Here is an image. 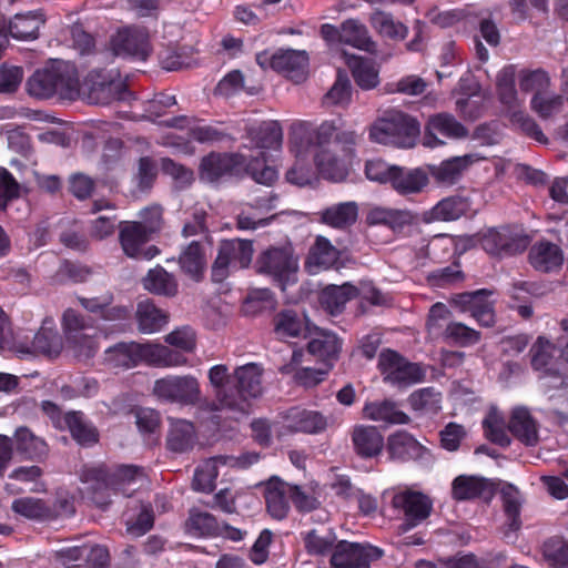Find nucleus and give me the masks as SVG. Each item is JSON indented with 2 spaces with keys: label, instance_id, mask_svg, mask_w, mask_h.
Returning a JSON list of instances; mask_svg holds the SVG:
<instances>
[{
  "label": "nucleus",
  "instance_id": "nucleus-1",
  "mask_svg": "<svg viewBox=\"0 0 568 568\" xmlns=\"http://www.w3.org/2000/svg\"><path fill=\"white\" fill-rule=\"evenodd\" d=\"M139 475H142V471L136 466L99 464L84 467L80 478L90 499L104 509L110 505L113 494L131 496L134 491L131 486L135 484Z\"/></svg>",
  "mask_w": 568,
  "mask_h": 568
},
{
  "label": "nucleus",
  "instance_id": "nucleus-2",
  "mask_svg": "<svg viewBox=\"0 0 568 568\" xmlns=\"http://www.w3.org/2000/svg\"><path fill=\"white\" fill-rule=\"evenodd\" d=\"M335 128L332 123L324 122L317 129H313L306 122H300L292 126L291 140L300 150L298 153L315 148L314 162L322 178L331 181H341L346 175L343 162L328 148L334 135Z\"/></svg>",
  "mask_w": 568,
  "mask_h": 568
},
{
  "label": "nucleus",
  "instance_id": "nucleus-3",
  "mask_svg": "<svg viewBox=\"0 0 568 568\" xmlns=\"http://www.w3.org/2000/svg\"><path fill=\"white\" fill-rule=\"evenodd\" d=\"M262 164L264 159L253 158L247 161L246 156L239 152H210L202 158L199 174L201 180L215 183L224 178H237L247 173L255 182L270 185L276 180L277 172L270 165H264L258 171L257 166Z\"/></svg>",
  "mask_w": 568,
  "mask_h": 568
},
{
  "label": "nucleus",
  "instance_id": "nucleus-4",
  "mask_svg": "<svg viewBox=\"0 0 568 568\" xmlns=\"http://www.w3.org/2000/svg\"><path fill=\"white\" fill-rule=\"evenodd\" d=\"M186 357L168 346L151 343L120 342L105 351V362L114 368L129 369L145 363L154 367H178Z\"/></svg>",
  "mask_w": 568,
  "mask_h": 568
},
{
  "label": "nucleus",
  "instance_id": "nucleus-5",
  "mask_svg": "<svg viewBox=\"0 0 568 568\" xmlns=\"http://www.w3.org/2000/svg\"><path fill=\"white\" fill-rule=\"evenodd\" d=\"M28 93L38 99L58 95L74 101L79 98L77 89V68L67 61H55L51 65L37 70L27 82Z\"/></svg>",
  "mask_w": 568,
  "mask_h": 568
},
{
  "label": "nucleus",
  "instance_id": "nucleus-6",
  "mask_svg": "<svg viewBox=\"0 0 568 568\" xmlns=\"http://www.w3.org/2000/svg\"><path fill=\"white\" fill-rule=\"evenodd\" d=\"M77 89L79 91L78 99L90 104L106 105L114 101L129 102L134 99V94L125 82L118 79L112 71L91 70L82 83L77 73Z\"/></svg>",
  "mask_w": 568,
  "mask_h": 568
},
{
  "label": "nucleus",
  "instance_id": "nucleus-7",
  "mask_svg": "<svg viewBox=\"0 0 568 568\" xmlns=\"http://www.w3.org/2000/svg\"><path fill=\"white\" fill-rule=\"evenodd\" d=\"M419 136V123L403 112H390L377 120L369 129L373 142L410 149Z\"/></svg>",
  "mask_w": 568,
  "mask_h": 568
},
{
  "label": "nucleus",
  "instance_id": "nucleus-8",
  "mask_svg": "<svg viewBox=\"0 0 568 568\" xmlns=\"http://www.w3.org/2000/svg\"><path fill=\"white\" fill-rule=\"evenodd\" d=\"M256 272L285 291L297 282L298 257L292 245L270 246L256 258Z\"/></svg>",
  "mask_w": 568,
  "mask_h": 568
},
{
  "label": "nucleus",
  "instance_id": "nucleus-9",
  "mask_svg": "<svg viewBox=\"0 0 568 568\" xmlns=\"http://www.w3.org/2000/svg\"><path fill=\"white\" fill-rule=\"evenodd\" d=\"M253 253V242L250 240L232 239L222 241L212 265V281L222 283L230 275L231 270L248 267Z\"/></svg>",
  "mask_w": 568,
  "mask_h": 568
},
{
  "label": "nucleus",
  "instance_id": "nucleus-10",
  "mask_svg": "<svg viewBox=\"0 0 568 568\" xmlns=\"http://www.w3.org/2000/svg\"><path fill=\"white\" fill-rule=\"evenodd\" d=\"M529 236L509 226L490 227L478 237L480 247L490 256L505 258L525 252Z\"/></svg>",
  "mask_w": 568,
  "mask_h": 568
},
{
  "label": "nucleus",
  "instance_id": "nucleus-11",
  "mask_svg": "<svg viewBox=\"0 0 568 568\" xmlns=\"http://www.w3.org/2000/svg\"><path fill=\"white\" fill-rule=\"evenodd\" d=\"M153 394L166 403L193 406L200 400L201 389L192 375H168L154 382Z\"/></svg>",
  "mask_w": 568,
  "mask_h": 568
},
{
  "label": "nucleus",
  "instance_id": "nucleus-12",
  "mask_svg": "<svg viewBox=\"0 0 568 568\" xmlns=\"http://www.w3.org/2000/svg\"><path fill=\"white\" fill-rule=\"evenodd\" d=\"M256 63L262 69L271 68L293 80L295 83L307 77L308 55L305 51L280 49L274 53L263 51L256 54Z\"/></svg>",
  "mask_w": 568,
  "mask_h": 568
},
{
  "label": "nucleus",
  "instance_id": "nucleus-13",
  "mask_svg": "<svg viewBox=\"0 0 568 568\" xmlns=\"http://www.w3.org/2000/svg\"><path fill=\"white\" fill-rule=\"evenodd\" d=\"M491 294L487 288L456 293L450 295L448 303L460 313H469L480 326L493 327L496 320L494 304L488 298Z\"/></svg>",
  "mask_w": 568,
  "mask_h": 568
},
{
  "label": "nucleus",
  "instance_id": "nucleus-14",
  "mask_svg": "<svg viewBox=\"0 0 568 568\" xmlns=\"http://www.w3.org/2000/svg\"><path fill=\"white\" fill-rule=\"evenodd\" d=\"M262 375L263 369L255 363H248L240 366L234 371V384L232 398L239 402L243 400L240 406H231L230 412L239 414H247L250 408V398H256L262 394Z\"/></svg>",
  "mask_w": 568,
  "mask_h": 568
},
{
  "label": "nucleus",
  "instance_id": "nucleus-15",
  "mask_svg": "<svg viewBox=\"0 0 568 568\" xmlns=\"http://www.w3.org/2000/svg\"><path fill=\"white\" fill-rule=\"evenodd\" d=\"M378 366L384 381L398 387L410 386L419 382L423 376L419 365L407 362L392 349H385L379 354Z\"/></svg>",
  "mask_w": 568,
  "mask_h": 568
},
{
  "label": "nucleus",
  "instance_id": "nucleus-16",
  "mask_svg": "<svg viewBox=\"0 0 568 568\" xmlns=\"http://www.w3.org/2000/svg\"><path fill=\"white\" fill-rule=\"evenodd\" d=\"M383 549L359 542L341 540L334 547L331 565L334 568H368L369 564L383 557Z\"/></svg>",
  "mask_w": 568,
  "mask_h": 568
},
{
  "label": "nucleus",
  "instance_id": "nucleus-17",
  "mask_svg": "<svg viewBox=\"0 0 568 568\" xmlns=\"http://www.w3.org/2000/svg\"><path fill=\"white\" fill-rule=\"evenodd\" d=\"M152 234L143 229L136 221L120 223L119 241L124 254L135 260L150 261L160 254L155 245L144 247L152 239Z\"/></svg>",
  "mask_w": 568,
  "mask_h": 568
},
{
  "label": "nucleus",
  "instance_id": "nucleus-18",
  "mask_svg": "<svg viewBox=\"0 0 568 568\" xmlns=\"http://www.w3.org/2000/svg\"><path fill=\"white\" fill-rule=\"evenodd\" d=\"M111 47L115 55L139 61H145L151 52L149 33L140 27L119 30L111 39Z\"/></svg>",
  "mask_w": 568,
  "mask_h": 568
},
{
  "label": "nucleus",
  "instance_id": "nucleus-19",
  "mask_svg": "<svg viewBox=\"0 0 568 568\" xmlns=\"http://www.w3.org/2000/svg\"><path fill=\"white\" fill-rule=\"evenodd\" d=\"M392 506L404 515V523L399 526L403 532L409 531L426 519V496L420 491L408 488L398 491L392 498Z\"/></svg>",
  "mask_w": 568,
  "mask_h": 568
},
{
  "label": "nucleus",
  "instance_id": "nucleus-20",
  "mask_svg": "<svg viewBox=\"0 0 568 568\" xmlns=\"http://www.w3.org/2000/svg\"><path fill=\"white\" fill-rule=\"evenodd\" d=\"M209 379L215 392V400L205 405L210 412L230 410L231 406H240L243 400L232 398L235 389L234 373L229 374L226 365L220 364L210 368Z\"/></svg>",
  "mask_w": 568,
  "mask_h": 568
},
{
  "label": "nucleus",
  "instance_id": "nucleus-21",
  "mask_svg": "<svg viewBox=\"0 0 568 568\" xmlns=\"http://www.w3.org/2000/svg\"><path fill=\"white\" fill-rule=\"evenodd\" d=\"M245 139L248 143L243 146L248 149H258V154L255 158L264 159V164L258 165L257 170H262L266 165V149L277 148L282 143L283 131L277 121H265L258 125H252L246 129Z\"/></svg>",
  "mask_w": 568,
  "mask_h": 568
},
{
  "label": "nucleus",
  "instance_id": "nucleus-22",
  "mask_svg": "<svg viewBox=\"0 0 568 568\" xmlns=\"http://www.w3.org/2000/svg\"><path fill=\"white\" fill-rule=\"evenodd\" d=\"M528 261L538 272H558L564 264V252L558 244L547 240H540L530 246Z\"/></svg>",
  "mask_w": 568,
  "mask_h": 568
},
{
  "label": "nucleus",
  "instance_id": "nucleus-23",
  "mask_svg": "<svg viewBox=\"0 0 568 568\" xmlns=\"http://www.w3.org/2000/svg\"><path fill=\"white\" fill-rule=\"evenodd\" d=\"M494 491V485L484 477L459 475L452 483V497L456 501L488 500Z\"/></svg>",
  "mask_w": 568,
  "mask_h": 568
},
{
  "label": "nucleus",
  "instance_id": "nucleus-24",
  "mask_svg": "<svg viewBox=\"0 0 568 568\" xmlns=\"http://www.w3.org/2000/svg\"><path fill=\"white\" fill-rule=\"evenodd\" d=\"M328 426L321 412L293 407L284 416V427L292 433L320 434Z\"/></svg>",
  "mask_w": 568,
  "mask_h": 568
},
{
  "label": "nucleus",
  "instance_id": "nucleus-25",
  "mask_svg": "<svg viewBox=\"0 0 568 568\" xmlns=\"http://www.w3.org/2000/svg\"><path fill=\"white\" fill-rule=\"evenodd\" d=\"M308 338V354L321 362L323 366L331 365L332 367L341 351V341L336 334L314 327Z\"/></svg>",
  "mask_w": 568,
  "mask_h": 568
},
{
  "label": "nucleus",
  "instance_id": "nucleus-26",
  "mask_svg": "<svg viewBox=\"0 0 568 568\" xmlns=\"http://www.w3.org/2000/svg\"><path fill=\"white\" fill-rule=\"evenodd\" d=\"M341 252L325 236L318 235L308 251L305 268L310 274L336 267Z\"/></svg>",
  "mask_w": 568,
  "mask_h": 568
},
{
  "label": "nucleus",
  "instance_id": "nucleus-27",
  "mask_svg": "<svg viewBox=\"0 0 568 568\" xmlns=\"http://www.w3.org/2000/svg\"><path fill=\"white\" fill-rule=\"evenodd\" d=\"M62 320L68 342L78 347L85 356H92L95 353V342L84 333L88 325L83 316L69 308L64 312Z\"/></svg>",
  "mask_w": 568,
  "mask_h": 568
},
{
  "label": "nucleus",
  "instance_id": "nucleus-28",
  "mask_svg": "<svg viewBox=\"0 0 568 568\" xmlns=\"http://www.w3.org/2000/svg\"><path fill=\"white\" fill-rule=\"evenodd\" d=\"M274 333L278 339L285 341L292 337L307 338L313 328L307 318L293 310H283L273 318Z\"/></svg>",
  "mask_w": 568,
  "mask_h": 568
},
{
  "label": "nucleus",
  "instance_id": "nucleus-29",
  "mask_svg": "<svg viewBox=\"0 0 568 568\" xmlns=\"http://www.w3.org/2000/svg\"><path fill=\"white\" fill-rule=\"evenodd\" d=\"M291 485L278 477H272L264 484V498L268 514L275 519H283L290 510Z\"/></svg>",
  "mask_w": 568,
  "mask_h": 568
},
{
  "label": "nucleus",
  "instance_id": "nucleus-30",
  "mask_svg": "<svg viewBox=\"0 0 568 568\" xmlns=\"http://www.w3.org/2000/svg\"><path fill=\"white\" fill-rule=\"evenodd\" d=\"M508 429L525 446H536L539 440L537 422L525 407H517L513 410Z\"/></svg>",
  "mask_w": 568,
  "mask_h": 568
},
{
  "label": "nucleus",
  "instance_id": "nucleus-31",
  "mask_svg": "<svg viewBox=\"0 0 568 568\" xmlns=\"http://www.w3.org/2000/svg\"><path fill=\"white\" fill-rule=\"evenodd\" d=\"M352 443L358 456L372 458L381 454L384 437L375 426L357 425L352 432Z\"/></svg>",
  "mask_w": 568,
  "mask_h": 568
},
{
  "label": "nucleus",
  "instance_id": "nucleus-32",
  "mask_svg": "<svg viewBox=\"0 0 568 568\" xmlns=\"http://www.w3.org/2000/svg\"><path fill=\"white\" fill-rule=\"evenodd\" d=\"M390 186L403 196L420 193L426 186V171L423 168L409 169L397 165L394 169Z\"/></svg>",
  "mask_w": 568,
  "mask_h": 568
},
{
  "label": "nucleus",
  "instance_id": "nucleus-33",
  "mask_svg": "<svg viewBox=\"0 0 568 568\" xmlns=\"http://www.w3.org/2000/svg\"><path fill=\"white\" fill-rule=\"evenodd\" d=\"M359 290L351 283L327 285L320 293L321 306L331 315L341 314L347 302L358 296Z\"/></svg>",
  "mask_w": 568,
  "mask_h": 568
},
{
  "label": "nucleus",
  "instance_id": "nucleus-34",
  "mask_svg": "<svg viewBox=\"0 0 568 568\" xmlns=\"http://www.w3.org/2000/svg\"><path fill=\"white\" fill-rule=\"evenodd\" d=\"M182 272L195 282H200L206 270V253L203 244L192 241L180 254Z\"/></svg>",
  "mask_w": 568,
  "mask_h": 568
},
{
  "label": "nucleus",
  "instance_id": "nucleus-35",
  "mask_svg": "<svg viewBox=\"0 0 568 568\" xmlns=\"http://www.w3.org/2000/svg\"><path fill=\"white\" fill-rule=\"evenodd\" d=\"M346 64L352 72L355 83L362 90H372L378 85L379 70L372 59L346 54Z\"/></svg>",
  "mask_w": 568,
  "mask_h": 568
},
{
  "label": "nucleus",
  "instance_id": "nucleus-36",
  "mask_svg": "<svg viewBox=\"0 0 568 568\" xmlns=\"http://www.w3.org/2000/svg\"><path fill=\"white\" fill-rule=\"evenodd\" d=\"M496 93L499 102L508 113L521 106L516 90V67L508 64L504 67L496 77Z\"/></svg>",
  "mask_w": 568,
  "mask_h": 568
},
{
  "label": "nucleus",
  "instance_id": "nucleus-37",
  "mask_svg": "<svg viewBox=\"0 0 568 568\" xmlns=\"http://www.w3.org/2000/svg\"><path fill=\"white\" fill-rule=\"evenodd\" d=\"M363 413L366 418L385 425H402L409 420V417L389 399L366 403Z\"/></svg>",
  "mask_w": 568,
  "mask_h": 568
},
{
  "label": "nucleus",
  "instance_id": "nucleus-38",
  "mask_svg": "<svg viewBox=\"0 0 568 568\" xmlns=\"http://www.w3.org/2000/svg\"><path fill=\"white\" fill-rule=\"evenodd\" d=\"M320 221L331 227L344 230L353 225L358 217L356 202H342L324 209L320 213Z\"/></svg>",
  "mask_w": 568,
  "mask_h": 568
},
{
  "label": "nucleus",
  "instance_id": "nucleus-39",
  "mask_svg": "<svg viewBox=\"0 0 568 568\" xmlns=\"http://www.w3.org/2000/svg\"><path fill=\"white\" fill-rule=\"evenodd\" d=\"M366 222L369 225H385L400 231L413 222V215L406 210L373 206L366 214Z\"/></svg>",
  "mask_w": 568,
  "mask_h": 568
},
{
  "label": "nucleus",
  "instance_id": "nucleus-40",
  "mask_svg": "<svg viewBox=\"0 0 568 568\" xmlns=\"http://www.w3.org/2000/svg\"><path fill=\"white\" fill-rule=\"evenodd\" d=\"M12 443L16 450L27 459H39L48 453V445L44 439L26 426L16 429Z\"/></svg>",
  "mask_w": 568,
  "mask_h": 568
},
{
  "label": "nucleus",
  "instance_id": "nucleus-41",
  "mask_svg": "<svg viewBox=\"0 0 568 568\" xmlns=\"http://www.w3.org/2000/svg\"><path fill=\"white\" fill-rule=\"evenodd\" d=\"M471 164V156H454L443 161L438 166L428 164V174L433 175L439 184L453 185L457 183L463 172Z\"/></svg>",
  "mask_w": 568,
  "mask_h": 568
},
{
  "label": "nucleus",
  "instance_id": "nucleus-42",
  "mask_svg": "<svg viewBox=\"0 0 568 568\" xmlns=\"http://www.w3.org/2000/svg\"><path fill=\"white\" fill-rule=\"evenodd\" d=\"M387 450L392 459L407 462L419 457L423 446L410 434L399 430L388 437Z\"/></svg>",
  "mask_w": 568,
  "mask_h": 568
},
{
  "label": "nucleus",
  "instance_id": "nucleus-43",
  "mask_svg": "<svg viewBox=\"0 0 568 568\" xmlns=\"http://www.w3.org/2000/svg\"><path fill=\"white\" fill-rule=\"evenodd\" d=\"M62 349V341L58 331L42 326L37 334H34L31 347H19L18 353L28 354H43L47 356H57Z\"/></svg>",
  "mask_w": 568,
  "mask_h": 568
},
{
  "label": "nucleus",
  "instance_id": "nucleus-44",
  "mask_svg": "<svg viewBox=\"0 0 568 568\" xmlns=\"http://www.w3.org/2000/svg\"><path fill=\"white\" fill-rule=\"evenodd\" d=\"M196 435L194 426L185 419H175L171 422V427L166 437V447L173 453H185L193 448Z\"/></svg>",
  "mask_w": 568,
  "mask_h": 568
},
{
  "label": "nucleus",
  "instance_id": "nucleus-45",
  "mask_svg": "<svg viewBox=\"0 0 568 568\" xmlns=\"http://www.w3.org/2000/svg\"><path fill=\"white\" fill-rule=\"evenodd\" d=\"M342 43L356 49L374 53L376 43L372 40L368 30L358 19H347L342 22Z\"/></svg>",
  "mask_w": 568,
  "mask_h": 568
},
{
  "label": "nucleus",
  "instance_id": "nucleus-46",
  "mask_svg": "<svg viewBox=\"0 0 568 568\" xmlns=\"http://www.w3.org/2000/svg\"><path fill=\"white\" fill-rule=\"evenodd\" d=\"M135 316L138 328L143 334L155 333L168 323L166 313L150 300L139 302Z\"/></svg>",
  "mask_w": 568,
  "mask_h": 568
},
{
  "label": "nucleus",
  "instance_id": "nucleus-47",
  "mask_svg": "<svg viewBox=\"0 0 568 568\" xmlns=\"http://www.w3.org/2000/svg\"><path fill=\"white\" fill-rule=\"evenodd\" d=\"M64 423L73 439L82 446H92L99 440L97 428L85 419L80 412H70L64 416Z\"/></svg>",
  "mask_w": 568,
  "mask_h": 568
},
{
  "label": "nucleus",
  "instance_id": "nucleus-48",
  "mask_svg": "<svg viewBox=\"0 0 568 568\" xmlns=\"http://www.w3.org/2000/svg\"><path fill=\"white\" fill-rule=\"evenodd\" d=\"M44 23L43 16L39 12L16 14L9 22L8 31L12 38L18 40L36 39L40 27Z\"/></svg>",
  "mask_w": 568,
  "mask_h": 568
},
{
  "label": "nucleus",
  "instance_id": "nucleus-49",
  "mask_svg": "<svg viewBox=\"0 0 568 568\" xmlns=\"http://www.w3.org/2000/svg\"><path fill=\"white\" fill-rule=\"evenodd\" d=\"M185 529L195 537H217L220 523L210 513L191 509L185 521Z\"/></svg>",
  "mask_w": 568,
  "mask_h": 568
},
{
  "label": "nucleus",
  "instance_id": "nucleus-50",
  "mask_svg": "<svg viewBox=\"0 0 568 568\" xmlns=\"http://www.w3.org/2000/svg\"><path fill=\"white\" fill-rule=\"evenodd\" d=\"M143 286L149 292L163 296H174L178 293V282L174 275L160 265L148 272L143 278Z\"/></svg>",
  "mask_w": 568,
  "mask_h": 568
},
{
  "label": "nucleus",
  "instance_id": "nucleus-51",
  "mask_svg": "<svg viewBox=\"0 0 568 568\" xmlns=\"http://www.w3.org/2000/svg\"><path fill=\"white\" fill-rule=\"evenodd\" d=\"M505 560L504 552L489 554L481 558L468 552L447 558L445 566L446 568H498V565Z\"/></svg>",
  "mask_w": 568,
  "mask_h": 568
},
{
  "label": "nucleus",
  "instance_id": "nucleus-52",
  "mask_svg": "<svg viewBox=\"0 0 568 568\" xmlns=\"http://www.w3.org/2000/svg\"><path fill=\"white\" fill-rule=\"evenodd\" d=\"M469 209V202L462 196H449L439 201L429 212L428 221H455L465 215Z\"/></svg>",
  "mask_w": 568,
  "mask_h": 568
},
{
  "label": "nucleus",
  "instance_id": "nucleus-53",
  "mask_svg": "<svg viewBox=\"0 0 568 568\" xmlns=\"http://www.w3.org/2000/svg\"><path fill=\"white\" fill-rule=\"evenodd\" d=\"M219 465H222L221 455L214 456L195 468L192 487L196 491L211 493L215 488L219 476Z\"/></svg>",
  "mask_w": 568,
  "mask_h": 568
},
{
  "label": "nucleus",
  "instance_id": "nucleus-54",
  "mask_svg": "<svg viewBox=\"0 0 568 568\" xmlns=\"http://www.w3.org/2000/svg\"><path fill=\"white\" fill-rule=\"evenodd\" d=\"M443 338L459 347L474 346L481 339V333L462 322H449L443 331Z\"/></svg>",
  "mask_w": 568,
  "mask_h": 568
},
{
  "label": "nucleus",
  "instance_id": "nucleus-55",
  "mask_svg": "<svg viewBox=\"0 0 568 568\" xmlns=\"http://www.w3.org/2000/svg\"><path fill=\"white\" fill-rule=\"evenodd\" d=\"M189 134L192 140L199 143L214 144L235 140L219 122L195 124L190 128Z\"/></svg>",
  "mask_w": 568,
  "mask_h": 568
},
{
  "label": "nucleus",
  "instance_id": "nucleus-56",
  "mask_svg": "<svg viewBox=\"0 0 568 568\" xmlns=\"http://www.w3.org/2000/svg\"><path fill=\"white\" fill-rule=\"evenodd\" d=\"M369 22L373 29L382 37L404 39L407 34V28L403 23L395 21L392 14L384 11H374L371 14Z\"/></svg>",
  "mask_w": 568,
  "mask_h": 568
},
{
  "label": "nucleus",
  "instance_id": "nucleus-57",
  "mask_svg": "<svg viewBox=\"0 0 568 568\" xmlns=\"http://www.w3.org/2000/svg\"><path fill=\"white\" fill-rule=\"evenodd\" d=\"M433 128L440 134L452 139H464L468 135L465 125L448 113H438L428 118V129Z\"/></svg>",
  "mask_w": 568,
  "mask_h": 568
},
{
  "label": "nucleus",
  "instance_id": "nucleus-58",
  "mask_svg": "<svg viewBox=\"0 0 568 568\" xmlns=\"http://www.w3.org/2000/svg\"><path fill=\"white\" fill-rule=\"evenodd\" d=\"M12 510L28 519L43 520L51 516L50 507L39 498L22 497L14 499Z\"/></svg>",
  "mask_w": 568,
  "mask_h": 568
},
{
  "label": "nucleus",
  "instance_id": "nucleus-59",
  "mask_svg": "<svg viewBox=\"0 0 568 568\" xmlns=\"http://www.w3.org/2000/svg\"><path fill=\"white\" fill-rule=\"evenodd\" d=\"M542 555L549 566L568 568V539L550 537L542 545Z\"/></svg>",
  "mask_w": 568,
  "mask_h": 568
},
{
  "label": "nucleus",
  "instance_id": "nucleus-60",
  "mask_svg": "<svg viewBox=\"0 0 568 568\" xmlns=\"http://www.w3.org/2000/svg\"><path fill=\"white\" fill-rule=\"evenodd\" d=\"M508 114L511 125L524 135L539 143L548 142L547 136L544 134L538 123L528 113L520 110V108Z\"/></svg>",
  "mask_w": 568,
  "mask_h": 568
},
{
  "label": "nucleus",
  "instance_id": "nucleus-61",
  "mask_svg": "<svg viewBox=\"0 0 568 568\" xmlns=\"http://www.w3.org/2000/svg\"><path fill=\"white\" fill-rule=\"evenodd\" d=\"M485 437L500 447H508L511 443L506 429L505 420L495 412H490L483 420Z\"/></svg>",
  "mask_w": 568,
  "mask_h": 568
},
{
  "label": "nucleus",
  "instance_id": "nucleus-62",
  "mask_svg": "<svg viewBox=\"0 0 568 568\" xmlns=\"http://www.w3.org/2000/svg\"><path fill=\"white\" fill-rule=\"evenodd\" d=\"M564 105V97L560 94L544 93L534 94L530 100L531 110L542 120L550 119L558 113Z\"/></svg>",
  "mask_w": 568,
  "mask_h": 568
},
{
  "label": "nucleus",
  "instance_id": "nucleus-63",
  "mask_svg": "<svg viewBox=\"0 0 568 568\" xmlns=\"http://www.w3.org/2000/svg\"><path fill=\"white\" fill-rule=\"evenodd\" d=\"M550 87V78L544 69L527 70L519 72V88L523 92L534 94L544 93Z\"/></svg>",
  "mask_w": 568,
  "mask_h": 568
},
{
  "label": "nucleus",
  "instance_id": "nucleus-64",
  "mask_svg": "<svg viewBox=\"0 0 568 568\" xmlns=\"http://www.w3.org/2000/svg\"><path fill=\"white\" fill-rule=\"evenodd\" d=\"M554 344L547 338L539 336L530 348V363L535 371L551 372L548 368L554 358Z\"/></svg>",
  "mask_w": 568,
  "mask_h": 568
}]
</instances>
